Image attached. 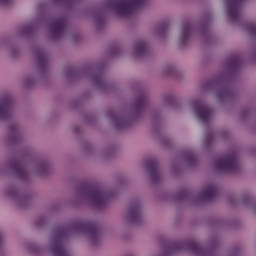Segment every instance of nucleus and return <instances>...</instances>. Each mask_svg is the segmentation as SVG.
<instances>
[{
    "instance_id": "1",
    "label": "nucleus",
    "mask_w": 256,
    "mask_h": 256,
    "mask_svg": "<svg viewBox=\"0 0 256 256\" xmlns=\"http://www.w3.org/2000/svg\"><path fill=\"white\" fill-rule=\"evenodd\" d=\"M71 235H81L86 239L91 247H97L101 243V232L91 222L78 219L67 226H60L53 230L50 237L47 251L54 256H71L65 248V239Z\"/></svg>"
},
{
    "instance_id": "2",
    "label": "nucleus",
    "mask_w": 256,
    "mask_h": 256,
    "mask_svg": "<svg viewBox=\"0 0 256 256\" xmlns=\"http://www.w3.org/2000/svg\"><path fill=\"white\" fill-rule=\"evenodd\" d=\"M113 195L111 192L93 187L79 188L74 194L76 203H87L93 207H103L109 202V198Z\"/></svg>"
},
{
    "instance_id": "3",
    "label": "nucleus",
    "mask_w": 256,
    "mask_h": 256,
    "mask_svg": "<svg viewBox=\"0 0 256 256\" xmlns=\"http://www.w3.org/2000/svg\"><path fill=\"white\" fill-rule=\"evenodd\" d=\"M147 0H109L106 5V11H110L119 19H130L140 7L145 5Z\"/></svg>"
},
{
    "instance_id": "4",
    "label": "nucleus",
    "mask_w": 256,
    "mask_h": 256,
    "mask_svg": "<svg viewBox=\"0 0 256 256\" xmlns=\"http://www.w3.org/2000/svg\"><path fill=\"white\" fill-rule=\"evenodd\" d=\"M33 61L36 69L35 72L26 76L23 80L24 87L28 89L34 87L41 77H45V73H47V69H49V58L43 48H35L33 50Z\"/></svg>"
},
{
    "instance_id": "5",
    "label": "nucleus",
    "mask_w": 256,
    "mask_h": 256,
    "mask_svg": "<svg viewBox=\"0 0 256 256\" xmlns=\"http://www.w3.org/2000/svg\"><path fill=\"white\" fill-rule=\"evenodd\" d=\"M143 204L139 198L132 199L124 215V221L127 225H139L143 223Z\"/></svg>"
},
{
    "instance_id": "6",
    "label": "nucleus",
    "mask_w": 256,
    "mask_h": 256,
    "mask_svg": "<svg viewBox=\"0 0 256 256\" xmlns=\"http://www.w3.org/2000/svg\"><path fill=\"white\" fill-rule=\"evenodd\" d=\"M15 119V98L11 92L0 94V121Z\"/></svg>"
},
{
    "instance_id": "7",
    "label": "nucleus",
    "mask_w": 256,
    "mask_h": 256,
    "mask_svg": "<svg viewBox=\"0 0 256 256\" xmlns=\"http://www.w3.org/2000/svg\"><path fill=\"white\" fill-rule=\"evenodd\" d=\"M214 169L218 173H237L239 171V160L234 155L218 158L214 162Z\"/></svg>"
},
{
    "instance_id": "8",
    "label": "nucleus",
    "mask_w": 256,
    "mask_h": 256,
    "mask_svg": "<svg viewBox=\"0 0 256 256\" xmlns=\"http://www.w3.org/2000/svg\"><path fill=\"white\" fill-rule=\"evenodd\" d=\"M66 23L67 18L65 17L54 18L51 22H49L48 29L53 41H60V39H63V37H65Z\"/></svg>"
},
{
    "instance_id": "9",
    "label": "nucleus",
    "mask_w": 256,
    "mask_h": 256,
    "mask_svg": "<svg viewBox=\"0 0 256 256\" xmlns=\"http://www.w3.org/2000/svg\"><path fill=\"white\" fill-rule=\"evenodd\" d=\"M243 0H226V13L230 23H240L243 17L241 3Z\"/></svg>"
},
{
    "instance_id": "10",
    "label": "nucleus",
    "mask_w": 256,
    "mask_h": 256,
    "mask_svg": "<svg viewBox=\"0 0 256 256\" xmlns=\"http://www.w3.org/2000/svg\"><path fill=\"white\" fill-rule=\"evenodd\" d=\"M209 88L216 94L219 103H225L233 99V92L225 87L222 81H215L209 84Z\"/></svg>"
},
{
    "instance_id": "11",
    "label": "nucleus",
    "mask_w": 256,
    "mask_h": 256,
    "mask_svg": "<svg viewBox=\"0 0 256 256\" xmlns=\"http://www.w3.org/2000/svg\"><path fill=\"white\" fill-rule=\"evenodd\" d=\"M192 109L202 123H209L213 117V110L200 101L192 102Z\"/></svg>"
},
{
    "instance_id": "12",
    "label": "nucleus",
    "mask_w": 256,
    "mask_h": 256,
    "mask_svg": "<svg viewBox=\"0 0 256 256\" xmlns=\"http://www.w3.org/2000/svg\"><path fill=\"white\" fill-rule=\"evenodd\" d=\"M6 168L9 171H12L18 179H21L22 181H25L27 177H29V173L27 172V166L23 161L19 160H13L11 162H8L6 164Z\"/></svg>"
},
{
    "instance_id": "13",
    "label": "nucleus",
    "mask_w": 256,
    "mask_h": 256,
    "mask_svg": "<svg viewBox=\"0 0 256 256\" xmlns=\"http://www.w3.org/2000/svg\"><path fill=\"white\" fill-rule=\"evenodd\" d=\"M145 167L148 171L149 179L152 185H157L161 183V172L159 171V163L156 159H149L145 163Z\"/></svg>"
},
{
    "instance_id": "14",
    "label": "nucleus",
    "mask_w": 256,
    "mask_h": 256,
    "mask_svg": "<svg viewBox=\"0 0 256 256\" xmlns=\"http://www.w3.org/2000/svg\"><path fill=\"white\" fill-rule=\"evenodd\" d=\"M193 33H195V30L191 24L185 22L180 26L178 34V43L180 47H185V45L191 41Z\"/></svg>"
},
{
    "instance_id": "15",
    "label": "nucleus",
    "mask_w": 256,
    "mask_h": 256,
    "mask_svg": "<svg viewBox=\"0 0 256 256\" xmlns=\"http://www.w3.org/2000/svg\"><path fill=\"white\" fill-rule=\"evenodd\" d=\"M30 173L36 177H47L51 173V165L45 160L33 162L30 166Z\"/></svg>"
},
{
    "instance_id": "16",
    "label": "nucleus",
    "mask_w": 256,
    "mask_h": 256,
    "mask_svg": "<svg viewBox=\"0 0 256 256\" xmlns=\"http://www.w3.org/2000/svg\"><path fill=\"white\" fill-rule=\"evenodd\" d=\"M6 195L9 197V199H12V201H14L18 207H21V209H25V207L31 203V196L20 194L15 189L7 190Z\"/></svg>"
},
{
    "instance_id": "17",
    "label": "nucleus",
    "mask_w": 256,
    "mask_h": 256,
    "mask_svg": "<svg viewBox=\"0 0 256 256\" xmlns=\"http://www.w3.org/2000/svg\"><path fill=\"white\" fill-rule=\"evenodd\" d=\"M108 119L116 129H127L129 127V119L115 112H108Z\"/></svg>"
},
{
    "instance_id": "18",
    "label": "nucleus",
    "mask_w": 256,
    "mask_h": 256,
    "mask_svg": "<svg viewBox=\"0 0 256 256\" xmlns=\"http://www.w3.org/2000/svg\"><path fill=\"white\" fill-rule=\"evenodd\" d=\"M189 249L196 256H211V251L201 248L197 242H188L177 246V249Z\"/></svg>"
},
{
    "instance_id": "19",
    "label": "nucleus",
    "mask_w": 256,
    "mask_h": 256,
    "mask_svg": "<svg viewBox=\"0 0 256 256\" xmlns=\"http://www.w3.org/2000/svg\"><path fill=\"white\" fill-rule=\"evenodd\" d=\"M215 195H217V186L215 184H208L202 189L198 203H201V201H211Z\"/></svg>"
},
{
    "instance_id": "20",
    "label": "nucleus",
    "mask_w": 256,
    "mask_h": 256,
    "mask_svg": "<svg viewBox=\"0 0 256 256\" xmlns=\"http://www.w3.org/2000/svg\"><path fill=\"white\" fill-rule=\"evenodd\" d=\"M149 53V44L145 41H137L134 44L133 55L134 57H145Z\"/></svg>"
},
{
    "instance_id": "21",
    "label": "nucleus",
    "mask_w": 256,
    "mask_h": 256,
    "mask_svg": "<svg viewBox=\"0 0 256 256\" xmlns=\"http://www.w3.org/2000/svg\"><path fill=\"white\" fill-rule=\"evenodd\" d=\"M23 138V129L19 124H12L9 126V139L12 142L21 141Z\"/></svg>"
},
{
    "instance_id": "22",
    "label": "nucleus",
    "mask_w": 256,
    "mask_h": 256,
    "mask_svg": "<svg viewBox=\"0 0 256 256\" xmlns=\"http://www.w3.org/2000/svg\"><path fill=\"white\" fill-rule=\"evenodd\" d=\"M92 83H94L95 87L100 91H109V86L105 83V79L103 78V74H96L92 77Z\"/></svg>"
},
{
    "instance_id": "23",
    "label": "nucleus",
    "mask_w": 256,
    "mask_h": 256,
    "mask_svg": "<svg viewBox=\"0 0 256 256\" xmlns=\"http://www.w3.org/2000/svg\"><path fill=\"white\" fill-rule=\"evenodd\" d=\"M146 106H147V96L140 95L136 99V102L134 103L133 109L139 115V113H141V111H143V109H145Z\"/></svg>"
},
{
    "instance_id": "24",
    "label": "nucleus",
    "mask_w": 256,
    "mask_h": 256,
    "mask_svg": "<svg viewBox=\"0 0 256 256\" xmlns=\"http://www.w3.org/2000/svg\"><path fill=\"white\" fill-rule=\"evenodd\" d=\"M168 31H169V25L162 24L154 28V35L156 37H159L160 39H163V37L167 35Z\"/></svg>"
},
{
    "instance_id": "25",
    "label": "nucleus",
    "mask_w": 256,
    "mask_h": 256,
    "mask_svg": "<svg viewBox=\"0 0 256 256\" xmlns=\"http://www.w3.org/2000/svg\"><path fill=\"white\" fill-rule=\"evenodd\" d=\"M0 49H8L11 57H19L21 55V51L19 49L10 47L7 42L0 43Z\"/></svg>"
},
{
    "instance_id": "26",
    "label": "nucleus",
    "mask_w": 256,
    "mask_h": 256,
    "mask_svg": "<svg viewBox=\"0 0 256 256\" xmlns=\"http://www.w3.org/2000/svg\"><path fill=\"white\" fill-rule=\"evenodd\" d=\"M94 23L96 29L103 27L105 25V19L103 18V14L101 12H95L93 15Z\"/></svg>"
},
{
    "instance_id": "27",
    "label": "nucleus",
    "mask_w": 256,
    "mask_h": 256,
    "mask_svg": "<svg viewBox=\"0 0 256 256\" xmlns=\"http://www.w3.org/2000/svg\"><path fill=\"white\" fill-rule=\"evenodd\" d=\"M185 162L186 165H188L189 167H193V165H195V162L197 161V159L195 158V155H193V153L188 152L185 154Z\"/></svg>"
},
{
    "instance_id": "28",
    "label": "nucleus",
    "mask_w": 256,
    "mask_h": 256,
    "mask_svg": "<svg viewBox=\"0 0 256 256\" xmlns=\"http://www.w3.org/2000/svg\"><path fill=\"white\" fill-rule=\"evenodd\" d=\"M26 247H27V250H28L30 253H34V254L41 253V251H43V249H41V247H39V246H38L36 243H34V242L28 243Z\"/></svg>"
},
{
    "instance_id": "29",
    "label": "nucleus",
    "mask_w": 256,
    "mask_h": 256,
    "mask_svg": "<svg viewBox=\"0 0 256 256\" xmlns=\"http://www.w3.org/2000/svg\"><path fill=\"white\" fill-rule=\"evenodd\" d=\"M244 29L251 37L256 36V23H248L244 26Z\"/></svg>"
},
{
    "instance_id": "30",
    "label": "nucleus",
    "mask_w": 256,
    "mask_h": 256,
    "mask_svg": "<svg viewBox=\"0 0 256 256\" xmlns=\"http://www.w3.org/2000/svg\"><path fill=\"white\" fill-rule=\"evenodd\" d=\"M226 65L230 69H237V66L239 65V57L235 56L227 60Z\"/></svg>"
},
{
    "instance_id": "31",
    "label": "nucleus",
    "mask_w": 256,
    "mask_h": 256,
    "mask_svg": "<svg viewBox=\"0 0 256 256\" xmlns=\"http://www.w3.org/2000/svg\"><path fill=\"white\" fill-rule=\"evenodd\" d=\"M22 30H23L22 35L24 37H29V35H31V33H33V26H31V25L23 26Z\"/></svg>"
},
{
    "instance_id": "32",
    "label": "nucleus",
    "mask_w": 256,
    "mask_h": 256,
    "mask_svg": "<svg viewBox=\"0 0 256 256\" xmlns=\"http://www.w3.org/2000/svg\"><path fill=\"white\" fill-rule=\"evenodd\" d=\"M175 71V68L171 65L165 66L163 69L164 75H171Z\"/></svg>"
},
{
    "instance_id": "33",
    "label": "nucleus",
    "mask_w": 256,
    "mask_h": 256,
    "mask_svg": "<svg viewBox=\"0 0 256 256\" xmlns=\"http://www.w3.org/2000/svg\"><path fill=\"white\" fill-rule=\"evenodd\" d=\"M77 75V71L73 70V69H68L65 71V76L66 77H75Z\"/></svg>"
},
{
    "instance_id": "34",
    "label": "nucleus",
    "mask_w": 256,
    "mask_h": 256,
    "mask_svg": "<svg viewBox=\"0 0 256 256\" xmlns=\"http://www.w3.org/2000/svg\"><path fill=\"white\" fill-rule=\"evenodd\" d=\"M200 35H202V37L204 38L207 37V35H209V31L207 30L206 27L202 29V31L200 32Z\"/></svg>"
},
{
    "instance_id": "35",
    "label": "nucleus",
    "mask_w": 256,
    "mask_h": 256,
    "mask_svg": "<svg viewBox=\"0 0 256 256\" xmlns=\"http://www.w3.org/2000/svg\"><path fill=\"white\" fill-rule=\"evenodd\" d=\"M13 0H0V5H11Z\"/></svg>"
},
{
    "instance_id": "36",
    "label": "nucleus",
    "mask_w": 256,
    "mask_h": 256,
    "mask_svg": "<svg viewBox=\"0 0 256 256\" xmlns=\"http://www.w3.org/2000/svg\"><path fill=\"white\" fill-rule=\"evenodd\" d=\"M45 221V217H40L38 220L37 225H43V222Z\"/></svg>"
},
{
    "instance_id": "37",
    "label": "nucleus",
    "mask_w": 256,
    "mask_h": 256,
    "mask_svg": "<svg viewBox=\"0 0 256 256\" xmlns=\"http://www.w3.org/2000/svg\"><path fill=\"white\" fill-rule=\"evenodd\" d=\"M91 149H93V146L89 145V146L86 148L87 153H90V152H91Z\"/></svg>"
},
{
    "instance_id": "38",
    "label": "nucleus",
    "mask_w": 256,
    "mask_h": 256,
    "mask_svg": "<svg viewBox=\"0 0 256 256\" xmlns=\"http://www.w3.org/2000/svg\"><path fill=\"white\" fill-rule=\"evenodd\" d=\"M247 201H251L250 198H244V205H249V203Z\"/></svg>"
},
{
    "instance_id": "39",
    "label": "nucleus",
    "mask_w": 256,
    "mask_h": 256,
    "mask_svg": "<svg viewBox=\"0 0 256 256\" xmlns=\"http://www.w3.org/2000/svg\"><path fill=\"white\" fill-rule=\"evenodd\" d=\"M209 143H211V135L208 134V136H207V145H209Z\"/></svg>"
},
{
    "instance_id": "40",
    "label": "nucleus",
    "mask_w": 256,
    "mask_h": 256,
    "mask_svg": "<svg viewBox=\"0 0 256 256\" xmlns=\"http://www.w3.org/2000/svg\"><path fill=\"white\" fill-rule=\"evenodd\" d=\"M43 7H45L43 4H39L38 5V11H41L43 9Z\"/></svg>"
},
{
    "instance_id": "41",
    "label": "nucleus",
    "mask_w": 256,
    "mask_h": 256,
    "mask_svg": "<svg viewBox=\"0 0 256 256\" xmlns=\"http://www.w3.org/2000/svg\"><path fill=\"white\" fill-rule=\"evenodd\" d=\"M183 196L182 197H180V199H184L185 198V195H187V192H183V194H182Z\"/></svg>"
},
{
    "instance_id": "42",
    "label": "nucleus",
    "mask_w": 256,
    "mask_h": 256,
    "mask_svg": "<svg viewBox=\"0 0 256 256\" xmlns=\"http://www.w3.org/2000/svg\"><path fill=\"white\" fill-rule=\"evenodd\" d=\"M102 157H104V158H105V157H109V154L103 153V154H102Z\"/></svg>"
},
{
    "instance_id": "43",
    "label": "nucleus",
    "mask_w": 256,
    "mask_h": 256,
    "mask_svg": "<svg viewBox=\"0 0 256 256\" xmlns=\"http://www.w3.org/2000/svg\"><path fill=\"white\" fill-rule=\"evenodd\" d=\"M253 211L256 214V203L253 205Z\"/></svg>"
},
{
    "instance_id": "44",
    "label": "nucleus",
    "mask_w": 256,
    "mask_h": 256,
    "mask_svg": "<svg viewBox=\"0 0 256 256\" xmlns=\"http://www.w3.org/2000/svg\"><path fill=\"white\" fill-rule=\"evenodd\" d=\"M3 243V236L0 234V245Z\"/></svg>"
}]
</instances>
